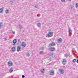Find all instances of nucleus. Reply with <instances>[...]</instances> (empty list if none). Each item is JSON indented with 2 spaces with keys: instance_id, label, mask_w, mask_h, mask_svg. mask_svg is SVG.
I'll return each mask as SVG.
<instances>
[{
  "instance_id": "obj_6",
  "label": "nucleus",
  "mask_w": 78,
  "mask_h": 78,
  "mask_svg": "<svg viewBox=\"0 0 78 78\" xmlns=\"http://www.w3.org/2000/svg\"><path fill=\"white\" fill-rule=\"evenodd\" d=\"M68 31L70 34H72V29L70 27H69L68 29Z\"/></svg>"
},
{
  "instance_id": "obj_33",
  "label": "nucleus",
  "mask_w": 78,
  "mask_h": 78,
  "mask_svg": "<svg viewBox=\"0 0 78 78\" xmlns=\"http://www.w3.org/2000/svg\"><path fill=\"white\" fill-rule=\"evenodd\" d=\"M12 33L13 34H15V32H12Z\"/></svg>"
},
{
  "instance_id": "obj_20",
  "label": "nucleus",
  "mask_w": 78,
  "mask_h": 78,
  "mask_svg": "<svg viewBox=\"0 0 78 78\" xmlns=\"http://www.w3.org/2000/svg\"><path fill=\"white\" fill-rule=\"evenodd\" d=\"M19 28L20 29V30H21V29H22V26L21 25H19Z\"/></svg>"
},
{
  "instance_id": "obj_27",
  "label": "nucleus",
  "mask_w": 78,
  "mask_h": 78,
  "mask_svg": "<svg viewBox=\"0 0 78 78\" xmlns=\"http://www.w3.org/2000/svg\"><path fill=\"white\" fill-rule=\"evenodd\" d=\"M62 63L63 65H66V62H62Z\"/></svg>"
},
{
  "instance_id": "obj_18",
  "label": "nucleus",
  "mask_w": 78,
  "mask_h": 78,
  "mask_svg": "<svg viewBox=\"0 0 78 78\" xmlns=\"http://www.w3.org/2000/svg\"><path fill=\"white\" fill-rule=\"evenodd\" d=\"M14 1H15L14 0H12V1H10V3L11 4H12V3H14Z\"/></svg>"
},
{
  "instance_id": "obj_16",
  "label": "nucleus",
  "mask_w": 78,
  "mask_h": 78,
  "mask_svg": "<svg viewBox=\"0 0 78 78\" xmlns=\"http://www.w3.org/2000/svg\"><path fill=\"white\" fill-rule=\"evenodd\" d=\"M3 26V23H0V28H2V27Z\"/></svg>"
},
{
  "instance_id": "obj_7",
  "label": "nucleus",
  "mask_w": 78,
  "mask_h": 78,
  "mask_svg": "<svg viewBox=\"0 0 78 78\" xmlns=\"http://www.w3.org/2000/svg\"><path fill=\"white\" fill-rule=\"evenodd\" d=\"M22 45L23 48H24L25 47V46H26V43L25 42H23L22 43Z\"/></svg>"
},
{
  "instance_id": "obj_23",
  "label": "nucleus",
  "mask_w": 78,
  "mask_h": 78,
  "mask_svg": "<svg viewBox=\"0 0 78 78\" xmlns=\"http://www.w3.org/2000/svg\"><path fill=\"white\" fill-rule=\"evenodd\" d=\"M76 59H74L73 60V62H76Z\"/></svg>"
},
{
  "instance_id": "obj_21",
  "label": "nucleus",
  "mask_w": 78,
  "mask_h": 78,
  "mask_svg": "<svg viewBox=\"0 0 78 78\" xmlns=\"http://www.w3.org/2000/svg\"><path fill=\"white\" fill-rule=\"evenodd\" d=\"M51 44H51L52 46H54V45H55V43L54 42L52 43Z\"/></svg>"
},
{
  "instance_id": "obj_35",
  "label": "nucleus",
  "mask_w": 78,
  "mask_h": 78,
  "mask_svg": "<svg viewBox=\"0 0 78 78\" xmlns=\"http://www.w3.org/2000/svg\"><path fill=\"white\" fill-rule=\"evenodd\" d=\"M20 41V39H19L18 41V42H19Z\"/></svg>"
},
{
  "instance_id": "obj_24",
  "label": "nucleus",
  "mask_w": 78,
  "mask_h": 78,
  "mask_svg": "<svg viewBox=\"0 0 78 78\" xmlns=\"http://www.w3.org/2000/svg\"><path fill=\"white\" fill-rule=\"evenodd\" d=\"M76 8H78V3H76Z\"/></svg>"
},
{
  "instance_id": "obj_10",
  "label": "nucleus",
  "mask_w": 78,
  "mask_h": 78,
  "mask_svg": "<svg viewBox=\"0 0 78 78\" xmlns=\"http://www.w3.org/2000/svg\"><path fill=\"white\" fill-rule=\"evenodd\" d=\"M37 26L38 27H41V23H38L37 24Z\"/></svg>"
},
{
  "instance_id": "obj_36",
  "label": "nucleus",
  "mask_w": 78,
  "mask_h": 78,
  "mask_svg": "<svg viewBox=\"0 0 78 78\" xmlns=\"http://www.w3.org/2000/svg\"><path fill=\"white\" fill-rule=\"evenodd\" d=\"M72 50H75V48H72Z\"/></svg>"
},
{
  "instance_id": "obj_8",
  "label": "nucleus",
  "mask_w": 78,
  "mask_h": 78,
  "mask_svg": "<svg viewBox=\"0 0 78 78\" xmlns=\"http://www.w3.org/2000/svg\"><path fill=\"white\" fill-rule=\"evenodd\" d=\"M11 50L12 51L14 52V51H16V47H13L11 48Z\"/></svg>"
},
{
  "instance_id": "obj_14",
  "label": "nucleus",
  "mask_w": 78,
  "mask_h": 78,
  "mask_svg": "<svg viewBox=\"0 0 78 78\" xmlns=\"http://www.w3.org/2000/svg\"><path fill=\"white\" fill-rule=\"evenodd\" d=\"M3 9L2 8L0 9V13H2L3 12Z\"/></svg>"
},
{
  "instance_id": "obj_40",
  "label": "nucleus",
  "mask_w": 78,
  "mask_h": 78,
  "mask_svg": "<svg viewBox=\"0 0 78 78\" xmlns=\"http://www.w3.org/2000/svg\"><path fill=\"white\" fill-rule=\"evenodd\" d=\"M43 48H42L41 49V50H42V49H43Z\"/></svg>"
},
{
  "instance_id": "obj_12",
  "label": "nucleus",
  "mask_w": 78,
  "mask_h": 78,
  "mask_svg": "<svg viewBox=\"0 0 78 78\" xmlns=\"http://www.w3.org/2000/svg\"><path fill=\"white\" fill-rule=\"evenodd\" d=\"M13 71V69H10L9 70V72H10V73H12V72Z\"/></svg>"
},
{
  "instance_id": "obj_26",
  "label": "nucleus",
  "mask_w": 78,
  "mask_h": 78,
  "mask_svg": "<svg viewBox=\"0 0 78 78\" xmlns=\"http://www.w3.org/2000/svg\"><path fill=\"white\" fill-rule=\"evenodd\" d=\"M26 56H28V57L30 56V54L27 53Z\"/></svg>"
},
{
  "instance_id": "obj_41",
  "label": "nucleus",
  "mask_w": 78,
  "mask_h": 78,
  "mask_svg": "<svg viewBox=\"0 0 78 78\" xmlns=\"http://www.w3.org/2000/svg\"><path fill=\"white\" fill-rule=\"evenodd\" d=\"M13 45H15V44H14Z\"/></svg>"
},
{
  "instance_id": "obj_4",
  "label": "nucleus",
  "mask_w": 78,
  "mask_h": 78,
  "mask_svg": "<svg viewBox=\"0 0 78 78\" xmlns=\"http://www.w3.org/2000/svg\"><path fill=\"white\" fill-rule=\"evenodd\" d=\"M59 71L60 74H63L64 73V69H59Z\"/></svg>"
},
{
  "instance_id": "obj_2",
  "label": "nucleus",
  "mask_w": 78,
  "mask_h": 78,
  "mask_svg": "<svg viewBox=\"0 0 78 78\" xmlns=\"http://www.w3.org/2000/svg\"><path fill=\"white\" fill-rule=\"evenodd\" d=\"M49 50H50V51H54L55 50V48L51 47L50 48H49Z\"/></svg>"
},
{
  "instance_id": "obj_3",
  "label": "nucleus",
  "mask_w": 78,
  "mask_h": 78,
  "mask_svg": "<svg viewBox=\"0 0 78 78\" xmlns=\"http://www.w3.org/2000/svg\"><path fill=\"white\" fill-rule=\"evenodd\" d=\"M12 64H13L11 61H9V62H8V65L9 67L12 66Z\"/></svg>"
},
{
  "instance_id": "obj_25",
  "label": "nucleus",
  "mask_w": 78,
  "mask_h": 78,
  "mask_svg": "<svg viewBox=\"0 0 78 78\" xmlns=\"http://www.w3.org/2000/svg\"><path fill=\"white\" fill-rule=\"evenodd\" d=\"M66 62V59H63V61L62 62Z\"/></svg>"
},
{
  "instance_id": "obj_11",
  "label": "nucleus",
  "mask_w": 78,
  "mask_h": 78,
  "mask_svg": "<svg viewBox=\"0 0 78 78\" xmlns=\"http://www.w3.org/2000/svg\"><path fill=\"white\" fill-rule=\"evenodd\" d=\"M58 42L59 43L62 42V39L61 38H60V39H58Z\"/></svg>"
},
{
  "instance_id": "obj_38",
  "label": "nucleus",
  "mask_w": 78,
  "mask_h": 78,
  "mask_svg": "<svg viewBox=\"0 0 78 78\" xmlns=\"http://www.w3.org/2000/svg\"><path fill=\"white\" fill-rule=\"evenodd\" d=\"M69 1H71L72 0H68Z\"/></svg>"
},
{
  "instance_id": "obj_30",
  "label": "nucleus",
  "mask_w": 78,
  "mask_h": 78,
  "mask_svg": "<svg viewBox=\"0 0 78 78\" xmlns=\"http://www.w3.org/2000/svg\"><path fill=\"white\" fill-rule=\"evenodd\" d=\"M67 56H68V55H67V54H65V57H66V58H67Z\"/></svg>"
},
{
  "instance_id": "obj_13",
  "label": "nucleus",
  "mask_w": 78,
  "mask_h": 78,
  "mask_svg": "<svg viewBox=\"0 0 78 78\" xmlns=\"http://www.w3.org/2000/svg\"><path fill=\"white\" fill-rule=\"evenodd\" d=\"M5 12L6 14H8V13H9V9H7L5 11Z\"/></svg>"
},
{
  "instance_id": "obj_32",
  "label": "nucleus",
  "mask_w": 78,
  "mask_h": 78,
  "mask_svg": "<svg viewBox=\"0 0 78 78\" xmlns=\"http://www.w3.org/2000/svg\"><path fill=\"white\" fill-rule=\"evenodd\" d=\"M22 78H25V76H24V75H23L22 76Z\"/></svg>"
},
{
  "instance_id": "obj_37",
  "label": "nucleus",
  "mask_w": 78,
  "mask_h": 78,
  "mask_svg": "<svg viewBox=\"0 0 78 78\" xmlns=\"http://www.w3.org/2000/svg\"><path fill=\"white\" fill-rule=\"evenodd\" d=\"M76 62L77 63V64H78V59L77 60Z\"/></svg>"
},
{
  "instance_id": "obj_22",
  "label": "nucleus",
  "mask_w": 78,
  "mask_h": 78,
  "mask_svg": "<svg viewBox=\"0 0 78 78\" xmlns=\"http://www.w3.org/2000/svg\"><path fill=\"white\" fill-rule=\"evenodd\" d=\"M44 53V52L43 51H40V54H43V53Z\"/></svg>"
},
{
  "instance_id": "obj_9",
  "label": "nucleus",
  "mask_w": 78,
  "mask_h": 78,
  "mask_svg": "<svg viewBox=\"0 0 78 78\" xmlns=\"http://www.w3.org/2000/svg\"><path fill=\"white\" fill-rule=\"evenodd\" d=\"M50 75H54V71L51 70V71L50 73Z\"/></svg>"
},
{
  "instance_id": "obj_17",
  "label": "nucleus",
  "mask_w": 78,
  "mask_h": 78,
  "mask_svg": "<svg viewBox=\"0 0 78 78\" xmlns=\"http://www.w3.org/2000/svg\"><path fill=\"white\" fill-rule=\"evenodd\" d=\"M44 69H41V73H44Z\"/></svg>"
},
{
  "instance_id": "obj_19",
  "label": "nucleus",
  "mask_w": 78,
  "mask_h": 78,
  "mask_svg": "<svg viewBox=\"0 0 78 78\" xmlns=\"http://www.w3.org/2000/svg\"><path fill=\"white\" fill-rule=\"evenodd\" d=\"M49 56H53V54L52 53H50L49 54Z\"/></svg>"
},
{
  "instance_id": "obj_31",
  "label": "nucleus",
  "mask_w": 78,
  "mask_h": 78,
  "mask_svg": "<svg viewBox=\"0 0 78 78\" xmlns=\"http://www.w3.org/2000/svg\"><path fill=\"white\" fill-rule=\"evenodd\" d=\"M61 2H65V0H61Z\"/></svg>"
},
{
  "instance_id": "obj_5",
  "label": "nucleus",
  "mask_w": 78,
  "mask_h": 78,
  "mask_svg": "<svg viewBox=\"0 0 78 78\" xmlns=\"http://www.w3.org/2000/svg\"><path fill=\"white\" fill-rule=\"evenodd\" d=\"M21 47L20 46H18L17 48V51L19 52V51H21Z\"/></svg>"
},
{
  "instance_id": "obj_15",
  "label": "nucleus",
  "mask_w": 78,
  "mask_h": 78,
  "mask_svg": "<svg viewBox=\"0 0 78 78\" xmlns=\"http://www.w3.org/2000/svg\"><path fill=\"white\" fill-rule=\"evenodd\" d=\"M13 42L14 44H16V43L17 42V40L16 39H14L13 41Z\"/></svg>"
},
{
  "instance_id": "obj_28",
  "label": "nucleus",
  "mask_w": 78,
  "mask_h": 78,
  "mask_svg": "<svg viewBox=\"0 0 78 78\" xmlns=\"http://www.w3.org/2000/svg\"><path fill=\"white\" fill-rule=\"evenodd\" d=\"M35 8H38V5H36V6H35Z\"/></svg>"
},
{
  "instance_id": "obj_29",
  "label": "nucleus",
  "mask_w": 78,
  "mask_h": 78,
  "mask_svg": "<svg viewBox=\"0 0 78 78\" xmlns=\"http://www.w3.org/2000/svg\"><path fill=\"white\" fill-rule=\"evenodd\" d=\"M52 45L51 43L50 44H49V47H51V46H52V45Z\"/></svg>"
},
{
  "instance_id": "obj_34",
  "label": "nucleus",
  "mask_w": 78,
  "mask_h": 78,
  "mask_svg": "<svg viewBox=\"0 0 78 78\" xmlns=\"http://www.w3.org/2000/svg\"><path fill=\"white\" fill-rule=\"evenodd\" d=\"M4 39L5 41H6L7 40V38H5Z\"/></svg>"
},
{
  "instance_id": "obj_39",
  "label": "nucleus",
  "mask_w": 78,
  "mask_h": 78,
  "mask_svg": "<svg viewBox=\"0 0 78 78\" xmlns=\"http://www.w3.org/2000/svg\"><path fill=\"white\" fill-rule=\"evenodd\" d=\"M53 63H51V64H53Z\"/></svg>"
},
{
  "instance_id": "obj_1",
  "label": "nucleus",
  "mask_w": 78,
  "mask_h": 78,
  "mask_svg": "<svg viewBox=\"0 0 78 78\" xmlns=\"http://www.w3.org/2000/svg\"><path fill=\"white\" fill-rule=\"evenodd\" d=\"M53 32H50L48 34V37H51L53 35Z\"/></svg>"
}]
</instances>
